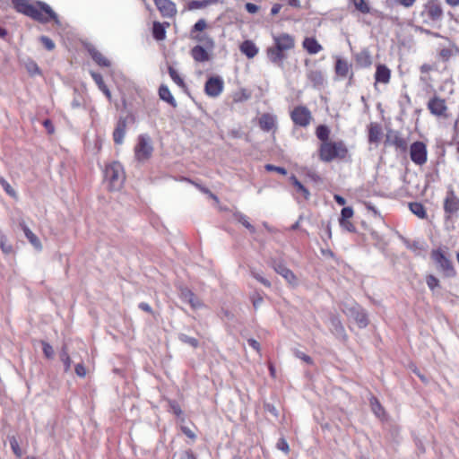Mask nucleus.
<instances>
[{
  "mask_svg": "<svg viewBox=\"0 0 459 459\" xmlns=\"http://www.w3.org/2000/svg\"><path fill=\"white\" fill-rule=\"evenodd\" d=\"M375 78L377 82L387 83L390 80V70L385 65H377Z\"/></svg>",
  "mask_w": 459,
  "mask_h": 459,
  "instance_id": "obj_23",
  "label": "nucleus"
},
{
  "mask_svg": "<svg viewBox=\"0 0 459 459\" xmlns=\"http://www.w3.org/2000/svg\"><path fill=\"white\" fill-rule=\"evenodd\" d=\"M114 141L117 144H121L125 136V124H119L117 127L115 129L114 134Z\"/></svg>",
  "mask_w": 459,
  "mask_h": 459,
  "instance_id": "obj_35",
  "label": "nucleus"
},
{
  "mask_svg": "<svg viewBox=\"0 0 459 459\" xmlns=\"http://www.w3.org/2000/svg\"><path fill=\"white\" fill-rule=\"evenodd\" d=\"M0 247L4 254H10L13 250L12 245L7 242V239L0 243Z\"/></svg>",
  "mask_w": 459,
  "mask_h": 459,
  "instance_id": "obj_58",
  "label": "nucleus"
},
{
  "mask_svg": "<svg viewBox=\"0 0 459 459\" xmlns=\"http://www.w3.org/2000/svg\"><path fill=\"white\" fill-rule=\"evenodd\" d=\"M329 134H330L329 128L326 126H323V125L317 126L316 131V134L317 138L319 140H321L323 143L329 142L328 141Z\"/></svg>",
  "mask_w": 459,
  "mask_h": 459,
  "instance_id": "obj_33",
  "label": "nucleus"
},
{
  "mask_svg": "<svg viewBox=\"0 0 459 459\" xmlns=\"http://www.w3.org/2000/svg\"><path fill=\"white\" fill-rule=\"evenodd\" d=\"M40 41L41 43L43 44V46L48 49V50H53L55 48V43L54 41L47 37V36H41L40 37Z\"/></svg>",
  "mask_w": 459,
  "mask_h": 459,
  "instance_id": "obj_44",
  "label": "nucleus"
},
{
  "mask_svg": "<svg viewBox=\"0 0 459 459\" xmlns=\"http://www.w3.org/2000/svg\"><path fill=\"white\" fill-rule=\"evenodd\" d=\"M235 219L241 223L246 229H247L251 233L255 231V227L248 221V218L240 212H236L234 214Z\"/></svg>",
  "mask_w": 459,
  "mask_h": 459,
  "instance_id": "obj_31",
  "label": "nucleus"
},
{
  "mask_svg": "<svg viewBox=\"0 0 459 459\" xmlns=\"http://www.w3.org/2000/svg\"><path fill=\"white\" fill-rule=\"evenodd\" d=\"M410 155L411 160L418 164L422 165L427 161V149L426 145L421 142H415L411 145Z\"/></svg>",
  "mask_w": 459,
  "mask_h": 459,
  "instance_id": "obj_9",
  "label": "nucleus"
},
{
  "mask_svg": "<svg viewBox=\"0 0 459 459\" xmlns=\"http://www.w3.org/2000/svg\"><path fill=\"white\" fill-rule=\"evenodd\" d=\"M159 95L161 100L167 101L168 103L171 104L172 106H176L175 99L173 98L170 91L169 88L165 85L160 86L159 90Z\"/></svg>",
  "mask_w": 459,
  "mask_h": 459,
  "instance_id": "obj_28",
  "label": "nucleus"
},
{
  "mask_svg": "<svg viewBox=\"0 0 459 459\" xmlns=\"http://www.w3.org/2000/svg\"><path fill=\"white\" fill-rule=\"evenodd\" d=\"M240 51L248 58H253L258 53V48L251 40H246L240 45Z\"/></svg>",
  "mask_w": 459,
  "mask_h": 459,
  "instance_id": "obj_22",
  "label": "nucleus"
},
{
  "mask_svg": "<svg viewBox=\"0 0 459 459\" xmlns=\"http://www.w3.org/2000/svg\"><path fill=\"white\" fill-rule=\"evenodd\" d=\"M0 184L2 185V186L4 187V189L9 195H12V196L15 195L14 190L12 188L10 184L4 178H0Z\"/></svg>",
  "mask_w": 459,
  "mask_h": 459,
  "instance_id": "obj_49",
  "label": "nucleus"
},
{
  "mask_svg": "<svg viewBox=\"0 0 459 459\" xmlns=\"http://www.w3.org/2000/svg\"><path fill=\"white\" fill-rule=\"evenodd\" d=\"M25 237L30 241V243L37 249L41 250L42 245L39 238L29 229V227L24 223L22 222L20 224Z\"/></svg>",
  "mask_w": 459,
  "mask_h": 459,
  "instance_id": "obj_18",
  "label": "nucleus"
},
{
  "mask_svg": "<svg viewBox=\"0 0 459 459\" xmlns=\"http://www.w3.org/2000/svg\"><path fill=\"white\" fill-rule=\"evenodd\" d=\"M370 404L374 413L379 418L382 417L384 414V411L378 401L376 398H372L370 401Z\"/></svg>",
  "mask_w": 459,
  "mask_h": 459,
  "instance_id": "obj_40",
  "label": "nucleus"
},
{
  "mask_svg": "<svg viewBox=\"0 0 459 459\" xmlns=\"http://www.w3.org/2000/svg\"><path fill=\"white\" fill-rule=\"evenodd\" d=\"M169 27V22H154L152 26V35L156 40H163L166 38V29Z\"/></svg>",
  "mask_w": 459,
  "mask_h": 459,
  "instance_id": "obj_20",
  "label": "nucleus"
},
{
  "mask_svg": "<svg viewBox=\"0 0 459 459\" xmlns=\"http://www.w3.org/2000/svg\"><path fill=\"white\" fill-rule=\"evenodd\" d=\"M259 125L264 131L273 130L276 126V117L271 114H264L259 119Z\"/></svg>",
  "mask_w": 459,
  "mask_h": 459,
  "instance_id": "obj_19",
  "label": "nucleus"
},
{
  "mask_svg": "<svg viewBox=\"0 0 459 459\" xmlns=\"http://www.w3.org/2000/svg\"><path fill=\"white\" fill-rule=\"evenodd\" d=\"M169 74L175 83H177L180 87L184 86L183 79L179 76L178 73L173 67H169Z\"/></svg>",
  "mask_w": 459,
  "mask_h": 459,
  "instance_id": "obj_39",
  "label": "nucleus"
},
{
  "mask_svg": "<svg viewBox=\"0 0 459 459\" xmlns=\"http://www.w3.org/2000/svg\"><path fill=\"white\" fill-rule=\"evenodd\" d=\"M192 38L202 43V47H204L208 49H213L214 48V46H215V43H214V40L207 34L205 33H203V34H197V35H192Z\"/></svg>",
  "mask_w": 459,
  "mask_h": 459,
  "instance_id": "obj_26",
  "label": "nucleus"
},
{
  "mask_svg": "<svg viewBox=\"0 0 459 459\" xmlns=\"http://www.w3.org/2000/svg\"><path fill=\"white\" fill-rule=\"evenodd\" d=\"M411 212L420 219H424L427 216L425 207L420 203L410 204Z\"/></svg>",
  "mask_w": 459,
  "mask_h": 459,
  "instance_id": "obj_30",
  "label": "nucleus"
},
{
  "mask_svg": "<svg viewBox=\"0 0 459 459\" xmlns=\"http://www.w3.org/2000/svg\"><path fill=\"white\" fill-rule=\"evenodd\" d=\"M308 78L316 84L320 85L324 82L323 74L320 71H311L308 74Z\"/></svg>",
  "mask_w": 459,
  "mask_h": 459,
  "instance_id": "obj_38",
  "label": "nucleus"
},
{
  "mask_svg": "<svg viewBox=\"0 0 459 459\" xmlns=\"http://www.w3.org/2000/svg\"><path fill=\"white\" fill-rule=\"evenodd\" d=\"M385 143V145H394L403 151H404L407 147L406 141L402 138L395 131H389L387 133Z\"/></svg>",
  "mask_w": 459,
  "mask_h": 459,
  "instance_id": "obj_15",
  "label": "nucleus"
},
{
  "mask_svg": "<svg viewBox=\"0 0 459 459\" xmlns=\"http://www.w3.org/2000/svg\"><path fill=\"white\" fill-rule=\"evenodd\" d=\"M104 176L105 181L111 191L120 190L126 179L123 166L116 161L106 167Z\"/></svg>",
  "mask_w": 459,
  "mask_h": 459,
  "instance_id": "obj_3",
  "label": "nucleus"
},
{
  "mask_svg": "<svg viewBox=\"0 0 459 459\" xmlns=\"http://www.w3.org/2000/svg\"><path fill=\"white\" fill-rule=\"evenodd\" d=\"M263 297L259 294H256L255 296H253L252 298V303H253V306L255 309H257L261 304L263 303Z\"/></svg>",
  "mask_w": 459,
  "mask_h": 459,
  "instance_id": "obj_56",
  "label": "nucleus"
},
{
  "mask_svg": "<svg viewBox=\"0 0 459 459\" xmlns=\"http://www.w3.org/2000/svg\"><path fill=\"white\" fill-rule=\"evenodd\" d=\"M279 450L283 451L284 453H288L290 450L289 445L284 438H280L276 445Z\"/></svg>",
  "mask_w": 459,
  "mask_h": 459,
  "instance_id": "obj_52",
  "label": "nucleus"
},
{
  "mask_svg": "<svg viewBox=\"0 0 459 459\" xmlns=\"http://www.w3.org/2000/svg\"><path fill=\"white\" fill-rule=\"evenodd\" d=\"M25 68H26L27 72L32 76L40 74V69H39V65H37L36 62H34L31 59H29L25 62Z\"/></svg>",
  "mask_w": 459,
  "mask_h": 459,
  "instance_id": "obj_36",
  "label": "nucleus"
},
{
  "mask_svg": "<svg viewBox=\"0 0 459 459\" xmlns=\"http://www.w3.org/2000/svg\"><path fill=\"white\" fill-rule=\"evenodd\" d=\"M353 216V210L351 207H344L342 208L341 212V218L340 220H348L352 218Z\"/></svg>",
  "mask_w": 459,
  "mask_h": 459,
  "instance_id": "obj_47",
  "label": "nucleus"
},
{
  "mask_svg": "<svg viewBox=\"0 0 459 459\" xmlns=\"http://www.w3.org/2000/svg\"><path fill=\"white\" fill-rule=\"evenodd\" d=\"M61 359L63 360L64 362V365H65V370L67 371L69 370L70 367H71V359L69 358V356L66 354L65 351H63L62 354H61Z\"/></svg>",
  "mask_w": 459,
  "mask_h": 459,
  "instance_id": "obj_55",
  "label": "nucleus"
},
{
  "mask_svg": "<svg viewBox=\"0 0 459 459\" xmlns=\"http://www.w3.org/2000/svg\"><path fill=\"white\" fill-rule=\"evenodd\" d=\"M291 181L296 187L297 193L302 195L305 199H308L309 191L295 177H291Z\"/></svg>",
  "mask_w": 459,
  "mask_h": 459,
  "instance_id": "obj_34",
  "label": "nucleus"
},
{
  "mask_svg": "<svg viewBox=\"0 0 459 459\" xmlns=\"http://www.w3.org/2000/svg\"><path fill=\"white\" fill-rule=\"evenodd\" d=\"M346 153L347 149L341 141L322 143L319 149L320 159L325 162H329L336 158H344Z\"/></svg>",
  "mask_w": 459,
  "mask_h": 459,
  "instance_id": "obj_4",
  "label": "nucleus"
},
{
  "mask_svg": "<svg viewBox=\"0 0 459 459\" xmlns=\"http://www.w3.org/2000/svg\"><path fill=\"white\" fill-rule=\"evenodd\" d=\"M264 409H265L266 411L270 412L273 416H275V417L278 416V411H277V409L275 408L274 405H273L271 403H265L264 404Z\"/></svg>",
  "mask_w": 459,
  "mask_h": 459,
  "instance_id": "obj_61",
  "label": "nucleus"
},
{
  "mask_svg": "<svg viewBox=\"0 0 459 459\" xmlns=\"http://www.w3.org/2000/svg\"><path fill=\"white\" fill-rule=\"evenodd\" d=\"M246 10L249 13H255L258 12L259 10V7L255 4H252V3H247L246 5Z\"/></svg>",
  "mask_w": 459,
  "mask_h": 459,
  "instance_id": "obj_60",
  "label": "nucleus"
},
{
  "mask_svg": "<svg viewBox=\"0 0 459 459\" xmlns=\"http://www.w3.org/2000/svg\"><path fill=\"white\" fill-rule=\"evenodd\" d=\"M224 82L219 76H213L207 80L205 83V92L210 97H218L223 91Z\"/></svg>",
  "mask_w": 459,
  "mask_h": 459,
  "instance_id": "obj_11",
  "label": "nucleus"
},
{
  "mask_svg": "<svg viewBox=\"0 0 459 459\" xmlns=\"http://www.w3.org/2000/svg\"><path fill=\"white\" fill-rule=\"evenodd\" d=\"M170 409L171 411H173V413H175L176 415H180L182 413V411L179 407L178 404H177L176 403L174 402H170Z\"/></svg>",
  "mask_w": 459,
  "mask_h": 459,
  "instance_id": "obj_63",
  "label": "nucleus"
},
{
  "mask_svg": "<svg viewBox=\"0 0 459 459\" xmlns=\"http://www.w3.org/2000/svg\"><path fill=\"white\" fill-rule=\"evenodd\" d=\"M43 126H44V127L46 128V130L48 131V134H54L55 127H54V125L52 124V122L49 119H46L43 122Z\"/></svg>",
  "mask_w": 459,
  "mask_h": 459,
  "instance_id": "obj_59",
  "label": "nucleus"
},
{
  "mask_svg": "<svg viewBox=\"0 0 459 459\" xmlns=\"http://www.w3.org/2000/svg\"><path fill=\"white\" fill-rule=\"evenodd\" d=\"M91 75L92 79L94 80L95 83L97 84L98 88L105 94V96L108 100H111V93H110L108 88L107 87V85L105 84L102 76L100 74L95 73V72H91Z\"/></svg>",
  "mask_w": 459,
  "mask_h": 459,
  "instance_id": "obj_25",
  "label": "nucleus"
},
{
  "mask_svg": "<svg viewBox=\"0 0 459 459\" xmlns=\"http://www.w3.org/2000/svg\"><path fill=\"white\" fill-rule=\"evenodd\" d=\"M427 285L428 287L430 289V290H434L435 288L438 287L439 285V281L437 278H436L435 276L433 275H429L427 277Z\"/></svg>",
  "mask_w": 459,
  "mask_h": 459,
  "instance_id": "obj_46",
  "label": "nucleus"
},
{
  "mask_svg": "<svg viewBox=\"0 0 459 459\" xmlns=\"http://www.w3.org/2000/svg\"><path fill=\"white\" fill-rule=\"evenodd\" d=\"M274 269H275L276 273H279L280 275H281L290 284L294 285L297 283L296 276L286 266H284L282 264H279Z\"/></svg>",
  "mask_w": 459,
  "mask_h": 459,
  "instance_id": "obj_24",
  "label": "nucleus"
},
{
  "mask_svg": "<svg viewBox=\"0 0 459 459\" xmlns=\"http://www.w3.org/2000/svg\"><path fill=\"white\" fill-rule=\"evenodd\" d=\"M340 226L345 230L346 231H349V232H353L355 231V226L353 225V223L350 221V219L348 220H340Z\"/></svg>",
  "mask_w": 459,
  "mask_h": 459,
  "instance_id": "obj_45",
  "label": "nucleus"
},
{
  "mask_svg": "<svg viewBox=\"0 0 459 459\" xmlns=\"http://www.w3.org/2000/svg\"><path fill=\"white\" fill-rule=\"evenodd\" d=\"M356 60L361 66L368 67L371 65V56L368 50H363L357 55Z\"/></svg>",
  "mask_w": 459,
  "mask_h": 459,
  "instance_id": "obj_29",
  "label": "nucleus"
},
{
  "mask_svg": "<svg viewBox=\"0 0 459 459\" xmlns=\"http://www.w3.org/2000/svg\"><path fill=\"white\" fill-rule=\"evenodd\" d=\"M193 294L194 293L188 289H181L180 290V298L182 299L183 301H185L186 303H187L188 299H191Z\"/></svg>",
  "mask_w": 459,
  "mask_h": 459,
  "instance_id": "obj_53",
  "label": "nucleus"
},
{
  "mask_svg": "<svg viewBox=\"0 0 459 459\" xmlns=\"http://www.w3.org/2000/svg\"><path fill=\"white\" fill-rule=\"evenodd\" d=\"M444 210L447 220L459 211V198L453 191L448 192L446 196Z\"/></svg>",
  "mask_w": 459,
  "mask_h": 459,
  "instance_id": "obj_13",
  "label": "nucleus"
},
{
  "mask_svg": "<svg viewBox=\"0 0 459 459\" xmlns=\"http://www.w3.org/2000/svg\"><path fill=\"white\" fill-rule=\"evenodd\" d=\"M10 446H11V448H12L13 452L18 457H21L22 453V450H21L20 446L18 444V441L16 440V438L14 437L10 438Z\"/></svg>",
  "mask_w": 459,
  "mask_h": 459,
  "instance_id": "obj_43",
  "label": "nucleus"
},
{
  "mask_svg": "<svg viewBox=\"0 0 459 459\" xmlns=\"http://www.w3.org/2000/svg\"><path fill=\"white\" fill-rule=\"evenodd\" d=\"M187 303L195 309L202 307L203 304L201 300L195 297V294L192 295L191 299H188Z\"/></svg>",
  "mask_w": 459,
  "mask_h": 459,
  "instance_id": "obj_50",
  "label": "nucleus"
},
{
  "mask_svg": "<svg viewBox=\"0 0 459 459\" xmlns=\"http://www.w3.org/2000/svg\"><path fill=\"white\" fill-rule=\"evenodd\" d=\"M292 121L299 126H307L312 119L311 112L306 107L299 106L290 114Z\"/></svg>",
  "mask_w": 459,
  "mask_h": 459,
  "instance_id": "obj_7",
  "label": "nucleus"
},
{
  "mask_svg": "<svg viewBox=\"0 0 459 459\" xmlns=\"http://www.w3.org/2000/svg\"><path fill=\"white\" fill-rule=\"evenodd\" d=\"M273 45L269 47L266 51L268 59L273 65L283 67L284 61L287 59V52L295 48V38L288 33H280L273 35Z\"/></svg>",
  "mask_w": 459,
  "mask_h": 459,
  "instance_id": "obj_2",
  "label": "nucleus"
},
{
  "mask_svg": "<svg viewBox=\"0 0 459 459\" xmlns=\"http://www.w3.org/2000/svg\"><path fill=\"white\" fill-rule=\"evenodd\" d=\"M352 4L356 7L358 11H359L362 13H369V6L368 3H366L365 0H351Z\"/></svg>",
  "mask_w": 459,
  "mask_h": 459,
  "instance_id": "obj_37",
  "label": "nucleus"
},
{
  "mask_svg": "<svg viewBox=\"0 0 459 459\" xmlns=\"http://www.w3.org/2000/svg\"><path fill=\"white\" fill-rule=\"evenodd\" d=\"M209 3L210 2L208 0H204V1L195 0V1H191L189 3V9L190 10H194V9L204 8V7H206L209 4Z\"/></svg>",
  "mask_w": 459,
  "mask_h": 459,
  "instance_id": "obj_42",
  "label": "nucleus"
},
{
  "mask_svg": "<svg viewBox=\"0 0 459 459\" xmlns=\"http://www.w3.org/2000/svg\"><path fill=\"white\" fill-rule=\"evenodd\" d=\"M213 49H208L201 45H197L191 49V56L196 62H207L210 59V53Z\"/></svg>",
  "mask_w": 459,
  "mask_h": 459,
  "instance_id": "obj_16",
  "label": "nucleus"
},
{
  "mask_svg": "<svg viewBox=\"0 0 459 459\" xmlns=\"http://www.w3.org/2000/svg\"><path fill=\"white\" fill-rule=\"evenodd\" d=\"M154 4L162 17L173 18L176 16L178 10L176 4L171 0H153Z\"/></svg>",
  "mask_w": 459,
  "mask_h": 459,
  "instance_id": "obj_14",
  "label": "nucleus"
},
{
  "mask_svg": "<svg viewBox=\"0 0 459 459\" xmlns=\"http://www.w3.org/2000/svg\"><path fill=\"white\" fill-rule=\"evenodd\" d=\"M253 276L264 286L271 287V282L263 276H261L259 273H253Z\"/></svg>",
  "mask_w": 459,
  "mask_h": 459,
  "instance_id": "obj_62",
  "label": "nucleus"
},
{
  "mask_svg": "<svg viewBox=\"0 0 459 459\" xmlns=\"http://www.w3.org/2000/svg\"><path fill=\"white\" fill-rule=\"evenodd\" d=\"M249 99V94H247L245 91H242L239 93L235 94L234 100L235 101H244Z\"/></svg>",
  "mask_w": 459,
  "mask_h": 459,
  "instance_id": "obj_57",
  "label": "nucleus"
},
{
  "mask_svg": "<svg viewBox=\"0 0 459 459\" xmlns=\"http://www.w3.org/2000/svg\"><path fill=\"white\" fill-rule=\"evenodd\" d=\"M431 257L439 270L443 271L446 275L452 274L453 265L440 250L432 251Z\"/></svg>",
  "mask_w": 459,
  "mask_h": 459,
  "instance_id": "obj_12",
  "label": "nucleus"
},
{
  "mask_svg": "<svg viewBox=\"0 0 459 459\" xmlns=\"http://www.w3.org/2000/svg\"><path fill=\"white\" fill-rule=\"evenodd\" d=\"M15 10L33 20L47 23L53 21L56 25H60V20L53 9L45 2L37 1L34 4L29 0H12Z\"/></svg>",
  "mask_w": 459,
  "mask_h": 459,
  "instance_id": "obj_1",
  "label": "nucleus"
},
{
  "mask_svg": "<svg viewBox=\"0 0 459 459\" xmlns=\"http://www.w3.org/2000/svg\"><path fill=\"white\" fill-rule=\"evenodd\" d=\"M428 108L429 112L437 117H446L447 106L446 100L439 97H433L428 102Z\"/></svg>",
  "mask_w": 459,
  "mask_h": 459,
  "instance_id": "obj_10",
  "label": "nucleus"
},
{
  "mask_svg": "<svg viewBox=\"0 0 459 459\" xmlns=\"http://www.w3.org/2000/svg\"><path fill=\"white\" fill-rule=\"evenodd\" d=\"M88 53L91 55L92 59L100 65L108 67L110 65L109 60L105 57L100 52L88 45Z\"/></svg>",
  "mask_w": 459,
  "mask_h": 459,
  "instance_id": "obj_21",
  "label": "nucleus"
},
{
  "mask_svg": "<svg viewBox=\"0 0 459 459\" xmlns=\"http://www.w3.org/2000/svg\"><path fill=\"white\" fill-rule=\"evenodd\" d=\"M302 47L310 55H316L323 49V47L318 43V41L312 37L305 38L302 42Z\"/></svg>",
  "mask_w": 459,
  "mask_h": 459,
  "instance_id": "obj_17",
  "label": "nucleus"
},
{
  "mask_svg": "<svg viewBox=\"0 0 459 459\" xmlns=\"http://www.w3.org/2000/svg\"><path fill=\"white\" fill-rule=\"evenodd\" d=\"M153 152L152 140L148 135H140L134 147V157L139 162L148 160Z\"/></svg>",
  "mask_w": 459,
  "mask_h": 459,
  "instance_id": "obj_5",
  "label": "nucleus"
},
{
  "mask_svg": "<svg viewBox=\"0 0 459 459\" xmlns=\"http://www.w3.org/2000/svg\"><path fill=\"white\" fill-rule=\"evenodd\" d=\"M265 169L267 170H269V171H276V172H278L280 174H282V175H286L287 174V170L284 168H282V167H275L273 165L268 164V165L265 166Z\"/></svg>",
  "mask_w": 459,
  "mask_h": 459,
  "instance_id": "obj_54",
  "label": "nucleus"
},
{
  "mask_svg": "<svg viewBox=\"0 0 459 459\" xmlns=\"http://www.w3.org/2000/svg\"><path fill=\"white\" fill-rule=\"evenodd\" d=\"M179 340L184 343H187V344L191 345L192 347H197V345H198V341L195 338L190 337L184 333H181L179 335Z\"/></svg>",
  "mask_w": 459,
  "mask_h": 459,
  "instance_id": "obj_41",
  "label": "nucleus"
},
{
  "mask_svg": "<svg viewBox=\"0 0 459 459\" xmlns=\"http://www.w3.org/2000/svg\"><path fill=\"white\" fill-rule=\"evenodd\" d=\"M422 15L430 22H436L441 19L443 10L441 4L437 0L429 1L422 11Z\"/></svg>",
  "mask_w": 459,
  "mask_h": 459,
  "instance_id": "obj_6",
  "label": "nucleus"
},
{
  "mask_svg": "<svg viewBox=\"0 0 459 459\" xmlns=\"http://www.w3.org/2000/svg\"><path fill=\"white\" fill-rule=\"evenodd\" d=\"M382 136L381 127L377 124H371L369 127L368 140L370 143L377 144Z\"/></svg>",
  "mask_w": 459,
  "mask_h": 459,
  "instance_id": "obj_27",
  "label": "nucleus"
},
{
  "mask_svg": "<svg viewBox=\"0 0 459 459\" xmlns=\"http://www.w3.org/2000/svg\"><path fill=\"white\" fill-rule=\"evenodd\" d=\"M42 346H43V352H44L45 356L48 359L52 358L54 355V350H53L52 346L49 343L45 342H42Z\"/></svg>",
  "mask_w": 459,
  "mask_h": 459,
  "instance_id": "obj_51",
  "label": "nucleus"
},
{
  "mask_svg": "<svg viewBox=\"0 0 459 459\" xmlns=\"http://www.w3.org/2000/svg\"><path fill=\"white\" fill-rule=\"evenodd\" d=\"M336 74L342 77H345L349 73V65L342 59H338L335 65Z\"/></svg>",
  "mask_w": 459,
  "mask_h": 459,
  "instance_id": "obj_32",
  "label": "nucleus"
},
{
  "mask_svg": "<svg viewBox=\"0 0 459 459\" xmlns=\"http://www.w3.org/2000/svg\"><path fill=\"white\" fill-rule=\"evenodd\" d=\"M345 312L351 319L355 321L359 328H364L368 325L367 314L359 306L354 305L347 307Z\"/></svg>",
  "mask_w": 459,
  "mask_h": 459,
  "instance_id": "obj_8",
  "label": "nucleus"
},
{
  "mask_svg": "<svg viewBox=\"0 0 459 459\" xmlns=\"http://www.w3.org/2000/svg\"><path fill=\"white\" fill-rule=\"evenodd\" d=\"M75 371L79 377H84L86 375V368L82 364L76 366Z\"/></svg>",
  "mask_w": 459,
  "mask_h": 459,
  "instance_id": "obj_64",
  "label": "nucleus"
},
{
  "mask_svg": "<svg viewBox=\"0 0 459 459\" xmlns=\"http://www.w3.org/2000/svg\"><path fill=\"white\" fill-rule=\"evenodd\" d=\"M206 22L203 19L196 22L194 25L191 34L194 35L195 31H203L206 28Z\"/></svg>",
  "mask_w": 459,
  "mask_h": 459,
  "instance_id": "obj_48",
  "label": "nucleus"
}]
</instances>
